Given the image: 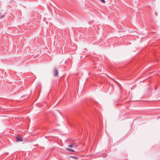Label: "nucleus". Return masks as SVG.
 <instances>
[{
    "mask_svg": "<svg viewBox=\"0 0 160 160\" xmlns=\"http://www.w3.org/2000/svg\"><path fill=\"white\" fill-rule=\"evenodd\" d=\"M66 149L67 150H68V151H72V152H74V150H73V149H70V148H66Z\"/></svg>",
    "mask_w": 160,
    "mask_h": 160,
    "instance_id": "nucleus-4",
    "label": "nucleus"
},
{
    "mask_svg": "<svg viewBox=\"0 0 160 160\" xmlns=\"http://www.w3.org/2000/svg\"><path fill=\"white\" fill-rule=\"evenodd\" d=\"M15 137L17 142H19L23 141V139L22 138L20 135H17Z\"/></svg>",
    "mask_w": 160,
    "mask_h": 160,
    "instance_id": "nucleus-1",
    "label": "nucleus"
},
{
    "mask_svg": "<svg viewBox=\"0 0 160 160\" xmlns=\"http://www.w3.org/2000/svg\"><path fill=\"white\" fill-rule=\"evenodd\" d=\"M107 155V154H103V153H102V154H101V157H103V158H105Z\"/></svg>",
    "mask_w": 160,
    "mask_h": 160,
    "instance_id": "nucleus-5",
    "label": "nucleus"
},
{
    "mask_svg": "<svg viewBox=\"0 0 160 160\" xmlns=\"http://www.w3.org/2000/svg\"><path fill=\"white\" fill-rule=\"evenodd\" d=\"M74 146L75 147V143H73L68 145V147L71 148L73 147Z\"/></svg>",
    "mask_w": 160,
    "mask_h": 160,
    "instance_id": "nucleus-3",
    "label": "nucleus"
},
{
    "mask_svg": "<svg viewBox=\"0 0 160 160\" xmlns=\"http://www.w3.org/2000/svg\"><path fill=\"white\" fill-rule=\"evenodd\" d=\"M53 75L54 77L57 76L58 74V72L56 68H55L53 71Z\"/></svg>",
    "mask_w": 160,
    "mask_h": 160,
    "instance_id": "nucleus-2",
    "label": "nucleus"
},
{
    "mask_svg": "<svg viewBox=\"0 0 160 160\" xmlns=\"http://www.w3.org/2000/svg\"><path fill=\"white\" fill-rule=\"evenodd\" d=\"M101 2H102L103 3H105V0H101Z\"/></svg>",
    "mask_w": 160,
    "mask_h": 160,
    "instance_id": "nucleus-7",
    "label": "nucleus"
},
{
    "mask_svg": "<svg viewBox=\"0 0 160 160\" xmlns=\"http://www.w3.org/2000/svg\"><path fill=\"white\" fill-rule=\"evenodd\" d=\"M4 17V15H0V18L1 19V18H3Z\"/></svg>",
    "mask_w": 160,
    "mask_h": 160,
    "instance_id": "nucleus-8",
    "label": "nucleus"
},
{
    "mask_svg": "<svg viewBox=\"0 0 160 160\" xmlns=\"http://www.w3.org/2000/svg\"><path fill=\"white\" fill-rule=\"evenodd\" d=\"M155 14H156V15H157V13H156V12H155Z\"/></svg>",
    "mask_w": 160,
    "mask_h": 160,
    "instance_id": "nucleus-9",
    "label": "nucleus"
},
{
    "mask_svg": "<svg viewBox=\"0 0 160 160\" xmlns=\"http://www.w3.org/2000/svg\"><path fill=\"white\" fill-rule=\"evenodd\" d=\"M70 157L71 158H74V159H78V157H75V156H71Z\"/></svg>",
    "mask_w": 160,
    "mask_h": 160,
    "instance_id": "nucleus-6",
    "label": "nucleus"
}]
</instances>
